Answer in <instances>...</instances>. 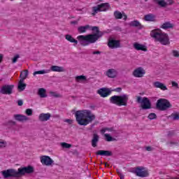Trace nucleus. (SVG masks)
<instances>
[{
  "mask_svg": "<svg viewBox=\"0 0 179 179\" xmlns=\"http://www.w3.org/2000/svg\"><path fill=\"white\" fill-rule=\"evenodd\" d=\"M105 166H106V167L108 166V165L107 164V163H105Z\"/></svg>",
  "mask_w": 179,
  "mask_h": 179,
  "instance_id": "680f3d73",
  "label": "nucleus"
},
{
  "mask_svg": "<svg viewBox=\"0 0 179 179\" xmlns=\"http://www.w3.org/2000/svg\"><path fill=\"white\" fill-rule=\"evenodd\" d=\"M100 2H102L103 1L102 0H99Z\"/></svg>",
  "mask_w": 179,
  "mask_h": 179,
  "instance_id": "0e129e2a",
  "label": "nucleus"
},
{
  "mask_svg": "<svg viewBox=\"0 0 179 179\" xmlns=\"http://www.w3.org/2000/svg\"><path fill=\"white\" fill-rule=\"evenodd\" d=\"M19 58H20V55H15L12 59L13 64H16V62H17V59H19Z\"/></svg>",
  "mask_w": 179,
  "mask_h": 179,
  "instance_id": "37998d69",
  "label": "nucleus"
},
{
  "mask_svg": "<svg viewBox=\"0 0 179 179\" xmlns=\"http://www.w3.org/2000/svg\"><path fill=\"white\" fill-rule=\"evenodd\" d=\"M25 113L27 114V115H29V117H31V115H33V109L31 108H28L25 110Z\"/></svg>",
  "mask_w": 179,
  "mask_h": 179,
  "instance_id": "79ce46f5",
  "label": "nucleus"
},
{
  "mask_svg": "<svg viewBox=\"0 0 179 179\" xmlns=\"http://www.w3.org/2000/svg\"><path fill=\"white\" fill-rule=\"evenodd\" d=\"M157 117L156 113H150L148 115L149 120H156Z\"/></svg>",
  "mask_w": 179,
  "mask_h": 179,
  "instance_id": "c03bdc74",
  "label": "nucleus"
},
{
  "mask_svg": "<svg viewBox=\"0 0 179 179\" xmlns=\"http://www.w3.org/2000/svg\"><path fill=\"white\" fill-rule=\"evenodd\" d=\"M91 30L94 34L86 36L80 35L77 37V39L81 45L85 46L89 45V44H93L104 35V32L100 31L99 27H92Z\"/></svg>",
  "mask_w": 179,
  "mask_h": 179,
  "instance_id": "f257e3e1",
  "label": "nucleus"
},
{
  "mask_svg": "<svg viewBox=\"0 0 179 179\" xmlns=\"http://www.w3.org/2000/svg\"><path fill=\"white\" fill-rule=\"evenodd\" d=\"M76 120L79 125L86 126L96 120V116L92 113L91 110H78L76 112Z\"/></svg>",
  "mask_w": 179,
  "mask_h": 179,
  "instance_id": "7ed1b4c3",
  "label": "nucleus"
},
{
  "mask_svg": "<svg viewBox=\"0 0 179 179\" xmlns=\"http://www.w3.org/2000/svg\"><path fill=\"white\" fill-rule=\"evenodd\" d=\"M104 136H105L106 141L107 142H113V141H115V138H112L109 134H105Z\"/></svg>",
  "mask_w": 179,
  "mask_h": 179,
  "instance_id": "c9c22d12",
  "label": "nucleus"
},
{
  "mask_svg": "<svg viewBox=\"0 0 179 179\" xmlns=\"http://www.w3.org/2000/svg\"><path fill=\"white\" fill-rule=\"evenodd\" d=\"M114 16L115 19H122V13L120 11H115Z\"/></svg>",
  "mask_w": 179,
  "mask_h": 179,
  "instance_id": "4c0bfd02",
  "label": "nucleus"
},
{
  "mask_svg": "<svg viewBox=\"0 0 179 179\" xmlns=\"http://www.w3.org/2000/svg\"><path fill=\"white\" fill-rule=\"evenodd\" d=\"M145 149L148 152H152V150H153V148L150 146L146 147Z\"/></svg>",
  "mask_w": 179,
  "mask_h": 179,
  "instance_id": "864d4df0",
  "label": "nucleus"
},
{
  "mask_svg": "<svg viewBox=\"0 0 179 179\" xmlns=\"http://www.w3.org/2000/svg\"><path fill=\"white\" fill-rule=\"evenodd\" d=\"M112 132V134H117V131L115 130H114V128L113 127H105L103 128L102 129H101V134L102 135H104V134H106V132Z\"/></svg>",
  "mask_w": 179,
  "mask_h": 179,
  "instance_id": "a878e982",
  "label": "nucleus"
},
{
  "mask_svg": "<svg viewBox=\"0 0 179 179\" xmlns=\"http://www.w3.org/2000/svg\"><path fill=\"white\" fill-rule=\"evenodd\" d=\"M50 96H52V97H55V98H59V97H62L61 96V94L57 93V92H50Z\"/></svg>",
  "mask_w": 179,
  "mask_h": 179,
  "instance_id": "a19ab883",
  "label": "nucleus"
},
{
  "mask_svg": "<svg viewBox=\"0 0 179 179\" xmlns=\"http://www.w3.org/2000/svg\"><path fill=\"white\" fill-rule=\"evenodd\" d=\"M153 86L154 87H157V89H161V90H168L167 86H166V85L159 81L153 83Z\"/></svg>",
  "mask_w": 179,
  "mask_h": 179,
  "instance_id": "6ab92c4d",
  "label": "nucleus"
},
{
  "mask_svg": "<svg viewBox=\"0 0 179 179\" xmlns=\"http://www.w3.org/2000/svg\"><path fill=\"white\" fill-rule=\"evenodd\" d=\"M18 106H23V100L20 99L17 101Z\"/></svg>",
  "mask_w": 179,
  "mask_h": 179,
  "instance_id": "5fc2aeb1",
  "label": "nucleus"
},
{
  "mask_svg": "<svg viewBox=\"0 0 179 179\" xmlns=\"http://www.w3.org/2000/svg\"><path fill=\"white\" fill-rule=\"evenodd\" d=\"M24 80H20L19 84H18V89L21 90V92H23L24 89H26V84L23 83Z\"/></svg>",
  "mask_w": 179,
  "mask_h": 179,
  "instance_id": "473e14b6",
  "label": "nucleus"
},
{
  "mask_svg": "<svg viewBox=\"0 0 179 179\" xmlns=\"http://www.w3.org/2000/svg\"><path fill=\"white\" fill-rule=\"evenodd\" d=\"M8 122L10 124V125H16V122L15 121L10 120Z\"/></svg>",
  "mask_w": 179,
  "mask_h": 179,
  "instance_id": "6e6d98bb",
  "label": "nucleus"
},
{
  "mask_svg": "<svg viewBox=\"0 0 179 179\" xmlns=\"http://www.w3.org/2000/svg\"><path fill=\"white\" fill-rule=\"evenodd\" d=\"M65 38L67 40V41H69L70 43H74L75 44H78V41L73 38L71 35L66 34L65 35Z\"/></svg>",
  "mask_w": 179,
  "mask_h": 179,
  "instance_id": "7c9ffc66",
  "label": "nucleus"
},
{
  "mask_svg": "<svg viewBox=\"0 0 179 179\" xmlns=\"http://www.w3.org/2000/svg\"><path fill=\"white\" fill-rule=\"evenodd\" d=\"M51 118V114L50 113H41L38 117L39 121L44 122L45 121H48Z\"/></svg>",
  "mask_w": 179,
  "mask_h": 179,
  "instance_id": "f3484780",
  "label": "nucleus"
},
{
  "mask_svg": "<svg viewBox=\"0 0 179 179\" xmlns=\"http://www.w3.org/2000/svg\"><path fill=\"white\" fill-rule=\"evenodd\" d=\"M0 82H2V79H0Z\"/></svg>",
  "mask_w": 179,
  "mask_h": 179,
  "instance_id": "69168bd1",
  "label": "nucleus"
},
{
  "mask_svg": "<svg viewBox=\"0 0 179 179\" xmlns=\"http://www.w3.org/2000/svg\"><path fill=\"white\" fill-rule=\"evenodd\" d=\"M130 172L137 176V177H141L142 178L149 176V172L145 170V167L143 166H137L130 171Z\"/></svg>",
  "mask_w": 179,
  "mask_h": 179,
  "instance_id": "0eeeda50",
  "label": "nucleus"
},
{
  "mask_svg": "<svg viewBox=\"0 0 179 179\" xmlns=\"http://www.w3.org/2000/svg\"><path fill=\"white\" fill-rule=\"evenodd\" d=\"M90 29V25L87 24L85 26H80L78 28V33H86V31Z\"/></svg>",
  "mask_w": 179,
  "mask_h": 179,
  "instance_id": "cd10ccee",
  "label": "nucleus"
},
{
  "mask_svg": "<svg viewBox=\"0 0 179 179\" xmlns=\"http://www.w3.org/2000/svg\"><path fill=\"white\" fill-rule=\"evenodd\" d=\"M98 6L101 12H106L110 9V3H103L101 4H99Z\"/></svg>",
  "mask_w": 179,
  "mask_h": 179,
  "instance_id": "4be33fe9",
  "label": "nucleus"
},
{
  "mask_svg": "<svg viewBox=\"0 0 179 179\" xmlns=\"http://www.w3.org/2000/svg\"><path fill=\"white\" fill-rule=\"evenodd\" d=\"M41 162L43 166H51L54 163V160L49 156L43 155L41 157Z\"/></svg>",
  "mask_w": 179,
  "mask_h": 179,
  "instance_id": "9b49d317",
  "label": "nucleus"
},
{
  "mask_svg": "<svg viewBox=\"0 0 179 179\" xmlns=\"http://www.w3.org/2000/svg\"><path fill=\"white\" fill-rule=\"evenodd\" d=\"M129 96L128 94H122L120 96L115 95L110 98V102L112 104H115L116 106H127L128 104Z\"/></svg>",
  "mask_w": 179,
  "mask_h": 179,
  "instance_id": "39448f33",
  "label": "nucleus"
},
{
  "mask_svg": "<svg viewBox=\"0 0 179 179\" xmlns=\"http://www.w3.org/2000/svg\"><path fill=\"white\" fill-rule=\"evenodd\" d=\"M173 27H174V25H173L170 22H166L161 26V28L164 30H167V29H173Z\"/></svg>",
  "mask_w": 179,
  "mask_h": 179,
  "instance_id": "c85d7f7f",
  "label": "nucleus"
},
{
  "mask_svg": "<svg viewBox=\"0 0 179 179\" xmlns=\"http://www.w3.org/2000/svg\"><path fill=\"white\" fill-rule=\"evenodd\" d=\"M121 90H122V89L121 87H117L114 90L115 92H121Z\"/></svg>",
  "mask_w": 179,
  "mask_h": 179,
  "instance_id": "4d7b16f0",
  "label": "nucleus"
},
{
  "mask_svg": "<svg viewBox=\"0 0 179 179\" xmlns=\"http://www.w3.org/2000/svg\"><path fill=\"white\" fill-rule=\"evenodd\" d=\"M145 70H143V69H142L141 67L136 69L133 72V75L134 76H135V78H142L145 75Z\"/></svg>",
  "mask_w": 179,
  "mask_h": 179,
  "instance_id": "dca6fc26",
  "label": "nucleus"
},
{
  "mask_svg": "<svg viewBox=\"0 0 179 179\" xmlns=\"http://www.w3.org/2000/svg\"><path fill=\"white\" fill-rule=\"evenodd\" d=\"M78 21H71V24H78Z\"/></svg>",
  "mask_w": 179,
  "mask_h": 179,
  "instance_id": "052dcab7",
  "label": "nucleus"
},
{
  "mask_svg": "<svg viewBox=\"0 0 179 179\" xmlns=\"http://www.w3.org/2000/svg\"><path fill=\"white\" fill-rule=\"evenodd\" d=\"M50 72V70H41L38 71H34L33 75L34 76H36V75H44L45 73H48Z\"/></svg>",
  "mask_w": 179,
  "mask_h": 179,
  "instance_id": "f704fd0d",
  "label": "nucleus"
},
{
  "mask_svg": "<svg viewBox=\"0 0 179 179\" xmlns=\"http://www.w3.org/2000/svg\"><path fill=\"white\" fill-rule=\"evenodd\" d=\"M10 1H13V0H10Z\"/></svg>",
  "mask_w": 179,
  "mask_h": 179,
  "instance_id": "338daca9",
  "label": "nucleus"
},
{
  "mask_svg": "<svg viewBox=\"0 0 179 179\" xmlns=\"http://www.w3.org/2000/svg\"><path fill=\"white\" fill-rule=\"evenodd\" d=\"M148 0H145V2H148Z\"/></svg>",
  "mask_w": 179,
  "mask_h": 179,
  "instance_id": "e2e57ef3",
  "label": "nucleus"
},
{
  "mask_svg": "<svg viewBox=\"0 0 179 179\" xmlns=\"http://www.w3.org/2000/svg\"><path fill=\"white\" fill-rule=\"evenodd\" d=\"M93 55H100V54H101V51H94L92 52Z\"/></svg>",
  "mask_w": 179,
  "mask_h": 179,
  "instance_id": "3c124183",
  "label": "nucleus"
},
{
  "mask_svg": "<svg viewBox=\"0 0 179 179\" xmlns=\"http://www.w3.org/2000/svg\"><path fill=\"white\" fill-rule=\"evenodd\" d=\"M174 135H176V132L174 131H169L168 133V136L169 138H171V136H174Z\"/></svg>",
  "mask_w": 179,
  "mask_h": 179,
  "instance_id": "09e8293b",
  "label": "nucleus"
},
{
  "mask_svg": "<svg viewBox=\"0 0 179 179\" xmlns=\"http://www.w3.org/2000/svg\"><path fill=\"white\" fill-rule=\"evenodd\" d=\"M173 121H177L179 120V114L178 113H172L171 115L170 116Z\"/></svg>",
  "mask_w": 179,
  "mask_h": 179,
  "instance_id": "58836bf2",
  "label": "nucleus"
},
{
  "mask_svg": "<svg viewBox=\"0 0 179 179\" xmlns=\"http://www.w3.org/2000/svg\"><path fill=\"white\" fill-rule=\"evenodd\" d=\"M33 173H34V168L31 166L19 168L17 171L10 169L1 171L3 178H19V177H22V176H24V174H31Z\"/></svg>",
  "mask_w": 179,
  "mask_h": 179,
  "instance_id": "f03ea898",
  "label": "nucleus"
},
{
  "mask_svg": "<svg viewBox=\"0 0 179 179\" xmlns=\"http://www.w3.org/2000/svg\"><path fill=\"white\" fill-rule=\"evenodd\" d=\"M64 122H68V124H72L73 121L72 120H70V119H66L64 120Z\"/></svg>",
  "mask_w": 179,
  "mask_h": 179,
  "instance_id": "603ef678",
  "label": "nucleus"
},
{
  "mask_svg": "<svg viewBox=\"0 0 179 179\" xmlns=\"http://www.w3.org/2000/svg\"><path fill=\"white\" fill-rule=\"evenodd\" d=\"M13 118L15 120V121H18L19 122H24V121H29V120L27 116L20 114L13 115Z\"/></svg>",
  "mask_w": 179,
  "mask_h": 179,
  "instance_id": "4468645a",
  "label": "nucleus"
},
{
  "mask_svg": "<svg viewBox=\"0 0 179 179\" xmlns=\"http://www.w3.org/2000/svg\"><path fill=\"white\" fill-rule=\"evenodd\" d=\"M122 17H124V20H127V19L128 18V17L127 16V15H125V13L122 14Z\"/></svg>",
  "mask_w": 179,
  "mask_h": 179,
  "instance_id": "13d9d810",
  "label": "nucleus"
},
{
  "mask_svg": "<svg viewBox=\"0 0 179 179\" xmlns=\"http://www.w3.org/2000/svg\"><path fill=\"white\" fill-rule=\"evenodd\" d=\"M155 3H157L162 8H166L167 5H173L174 1L173 0H168L167 2H165L164 0H153Z\"/></svg>",
  "mask_w": 179,
  "mask_h": 179,
  "instance_id": "ddd939ff",
  "label": "nucleus"
},
{
  "mask_svg": "<svg viewBox=\"0 0 179 179\" xmlns=\"http://www.w3.org/2000/svg\"><path fill=\"white\" fill-rule=\"evenodd\" d=\"M129 24L131 27H138V29H143V25H142V24L139 22V21L138 20L131 21V22H129Z\"/></svg>",
  "mask_w": 179,
  "mask_h": 179,
  "instance_id": "5701e85b",
  "label": "nucleus"
},
{
  "mask_svg": "<svg viewBox=\"0 0 179 179\" xmlns=\"http://www.w3.org/2000/svg\"><path fill=\"white\" fill-rule=\"evenodd\" d=\"M117 173L118 176H120V179L124 178L125 176H124V174H122V172L121 171V170L117 169Z\"/></svg>",
  "mask_w": 179,
  "mask_h": 179,
  "instance_id": "49530a36",
  "label": "nucleus"
},
{
  "mask_svg": "<svg viewBox=\"0 0 179 179\" xmlns=\"http://www.w3.org/2000/svg\"><path fill=\"white\" fill-rule=\"evenodd\" d=\"M50 70L52 72H65V68L59 66H52Z\"/></svg>",
  "mask_w": 179,
  "mask_h": 179,
  "instance_id": "b1692460",
  "label": "nucleus"
},
{
  "mask_svg": "<svg viewBox=\"0 0 179 179\" xmlns=\"http://www.w3.org/2000/svg\"><path fill=\"white\" fill-rule=\"evenodd\" d=\"M100 138V137L99 136V135L94 134H93V137H92V148H96L97 147V143H99V139Z\"/></svg>",
  "mask_w": 179,
  "mask_h": 179,
  "instance_id": "393cba45",
  "label": "nucleus"
},
{
  "mask_svg": "<svg viewBox=\"0 0 179 179\" xmlns=\"http://www.w3.org/2000/svg\"><path fill=\"white\" fill-rule=\"evenodd\" d=\"M171 55H173L176 58H178V57H179V52H178V50H171Z\"/></svg>",
  "mask_w": 179,
  "mask_h": 179,
  "instance_id": "ea45409f",
  "label": "nucleus"
},
{
  "mask_svg": "<svg viewBox=\"0 0 179 179\" xmlns=\"http://www.w3.org/2000/svg\"><path fill=\"white\" fill-rule=\"evenodd\" d=\"M15 85H4L0 89L1 94H8L10 95L13 93V88Z\"/></svg>",
  "mask_w": 179,
  "mask_h": 179,
  "instance_id": "1a4fd4ad",
  "label": "nucleus"
},
{
  "mask_svg": "<svg viewBox=\"0 0 179 179\" xmlns=\"http://www.w3.org/2000/svg\"><path fill=\"white\" fill-rule=\"evenodd\" d=\"M166 145L168 146H174V145H178V143L177 142L169 141V142L166 143Z\"/></svg>",
  "mask_w": 179,
  "mask_h": 179,
  "instance_id": "a18cd8bd",
  "label": "nucleus"
},
{
  "mask_svg": "<svg viewBox=\"0 0 179 179\" xmlns=\"http://www.w3.org/2000/svg\"><path fill=\"white\" fill-rule=\"evenodd\" d=\"M136 101L141 104L143 110H149L152 107L150 101L147 97L141 98V96H137Z\"/></svg>",
  "mask_w": 179,
  "mask_h": 179,
  "instance_id": "6e6552de",
  "label": "nucleus"
},
{
  "mask_svg": "<svg viewBox=\"0 0 179 179\" xmlns=\"http://www.w3.org/2000/svg\"><path fill=\"white\" fill-rule=\"evenodd\" d=\"M97 93L101 96V97H108V96L111 94V90L108 88L103 87L99 89L97 91Z\"/></svg>",
  "mask_w": 179,
  "mask_h": 179,
  "instance_id": "f8f14e48",
  "label": "nucleus"
},
{
  "mask_svg": "<svg viewBox=\"0 0 179 179\" xmlns=\"http://www.w3.org/2000/svg\"><path fill=\"white\" fill-rule=\"evenodd\" d=\"M134 48L137 51H147L146 46L138 43H134L133 45Z\"/></svg>",
  "mask_w": 179,
  "mask_h": 179,
  "instance_id": "aec40b11",
  "label": "nucleus"
},
{
  "mask_svg": "<svg viewBox=\"0 0 179 179\" xmlns=\"http://www.w3.org/2000/svg\"><path fill=\"white\" fill-rule=\"evenodd\" d=\"M105 75L110 79H115L118 76V71L115 69H109L106 71Z\"/></svg>",
  "mask_w": 179,
  "mask_h": 179,
  "instance_id": "9d476101",
  "label": "nucleus"
},
{
  "mask_svg": "<svg viewBox=\"0 0 179 179\" xmlns=\"http://www.w3.org/2000/svg\"><path fill=\"white\" fill-rule=\"evenodd\" d=\"M38 94L42 99H44V97H47V94H45V89L44 88H40L38 91Z\"/></svg>",
  "mask_w": 179,
  "mask_h": 179,
  "instance_id": "2f4dec72",
  "label": "nucleus"
},
{
  "mask_svg": "<svg viewBox=\"0 0 179 179\" xmlns=\"http://www.w3.org/2000/svg\"><path fill=\"white\" fill-rule=\"evenodd\" d=\"M171 107V103L166 99H159L157 101L156 108L160 111H166V110H169Z\"/></svg>",
  "mask_w": 179,
  "mask_h": 179,
  "instance_id": "423d86ee",
  "label": "nucleus"
},
{
  "mask_svg": "<svg viewBox=\"0 0 179 179\" xmlns=\"http://www.w3.org/2000/svg\"><path fill=\"white\" fill-rule=\"evenodd\" d=\"M145 22H156V15L152 13L147 14L144 16Z\"/></svg>",
  "mask_w": 179,
  "mask_h": 179,
  "instance_id": "412c9836",
  "label": "nucleus"
},
{
  "mask_svg": "<svg viewBox=\"0 0 179 179\" xmlns=\"http://www.w3.org/2000/svg\"><path fill=\"white\" fill-rule=\"evenodd\" d=\"M6 146V142L0 141V148H5Z\"/></svg>",
  "mask_w": 179,
  "mask_h": 179,
  "instance_id": "8fccbe9b",
  "label": "nucleus"
},
{
  "mask_svg": "<svg viewBox=\"0 0 179 179\" xmlns=\"http://www.w3.org/2000/svg\"><path fill=\"white\" fill-rule=\"evenodd\" d=\"M171 85H172V87H176V89H179L178 83H176V81H172Z\"/></svg>",
  "mask_w": 179,
  "mask_h": 179,
  "instance_id": "de8ad7c7",
  "label": "nucleus"
},
{
  "mask_svg": "<svg viewBox=\"0 0 179 179\" xmlns=\"http://www.w3.org/2000/svg\"><path fill=\"white\" fill-rule=\"evenodd\" d=\"M150 36L155 41L160 43L162 45H170V38H169V35L162 31V30L154 29L151 31Z\"/></svg>",
  "mask_w": 179,
  "mask_h": 179,
  "instance_id": "20e7f679",
  "label": "nucleus"
},
{
  "mask_svg": "<svg viewBox=\"0 0 179 179\" xmlns=\"http://www.w3.org/2000/svg\"><path fill=\"white\" fill-rule=\"evenodd\" d=\"M61 146L64 149H71L72 148V145L67 143H61Z\"/></svg>",
  "mask_w": 179,
  "mask_h": 179,
  "instance_id": "e433bc0d",
  "label": "nucleus"
},
{
  "mask_svg": "<svg viewBox=\"0 0 179 179\" xmlns=\"http://www.w3.org/2000/svg\"><path fill=\"white\" fill-rule=\"evenodd\" d=\"M2 59H3V55L0 54V64L2 62Z\"/></svg>",
  "mask_w": 179,
  "mask_h": 179,
  "instance_id": "bf43d9fd",
  "label": "nucleus"
},
{
  "mask_svg": "<svg viewBox=\"0 0 179 179\" xmlns=\"http://www.w3.org/2000/svg\"><path fill=\"white\" fill-rule=\"evenodd\" d=\"M96 155L97 156H106V157H110L113 156V152L110 150H98L96 152Z\"/></svg>",
  "mask_w": 179,
  "mask_h": 179,
  "instance_id": "a211bd4d",
  "label": "nucleus"
},
{
  "mask_svg": "<svg viewBox=\"0 0 179 179\" xmlns=\"http://www.w3.org/2000/svg\"><path fill=\"white\" fill-rule=\"evenodd\" d=\"M108 45L109 48H112V49L120 48V41L111 39L108 41Z\"/></svg>",
  "mask_w": 179,
  "mask_h": 179,
  "instance_id": "2eb2a0df",
  "label": "nucleus"
},
{
  "mask_svg": "<svg viewBox=\"0 0 179 179\" xmlns=\"http://www.w3.org/2000/svg\"><path fill=\"white\" fill-rule=\"evenodd\" d=\"M27 76H29V70H24V71H22L20 75V80H24Z\"/></svg>",
  "mask_w": 179,
  "mask_h": 179,
  "instance_id": "c756f323",
  "label": "nucleus"
},
{
  "mask_svg": "<svg viewBox=\"0 0 179 179\" xmlns=\"http://www.w3.org/2000/svg\"><path fill=\"white\" fill-rule=\"evenodd\" d=\"M99 12H101V10H100V7H99V5L92 7V15L93 16L96 15V13H99Z\"/></svg>",
  "mask_w": 179,
  "mask_h": 179,
  "instance_id": "72a5a7b5",
  "label": "nucleus"
},
{
  "mask_svg": "<svg viewBox=\"0 0 179 179\" xmlns=\"http://www.w3.org/2000/svg\"><path fill=\"white\" fill-rule=\"evenodd\" d=\"M75 80L78 83H83V82H86L87 78L85 76H77L75 77Z\"/></svg>",
  "mask_w": 179,
  "mask_h": 179,
  "instance_id": "bb28decb",
  "label": "nucleus"
}]
</instances>
